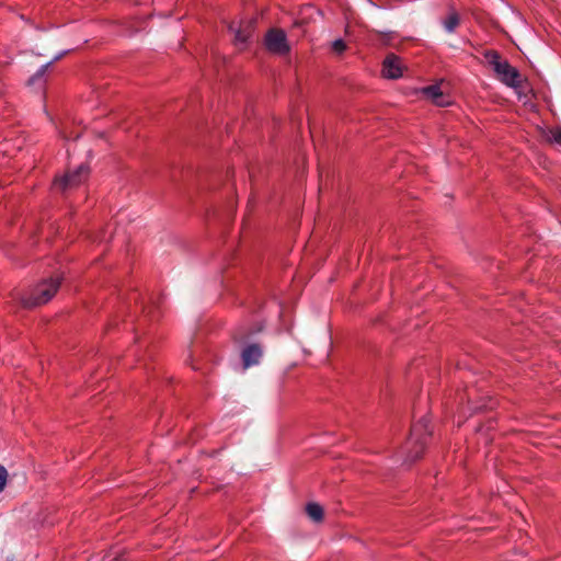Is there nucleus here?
Segmentation results:
<instances>
[{"mask_svg":"<svg viewBox=\"0 0 561 561\" xmlns=\"http://www.w3.org/2000/svg\"><path fill=\"white\" fill-rule=\"evenodd\" d=\"M431 433L427 417H422L412 425L410 437L403 447L407 461H415L423 455Z\"/></svg>","mask_w":561,"mask_h":561,"instance_id":"nucleus-1","label":"nucleus"},{"mask_svg":"<svg viewBox=\"0 0 561 561\" xmlns=\"http://www.w3.org/2000/svg\"><path fill=\"white\" fill-rule=\"evenodd\" d=\"M484 58L501 82L512 88L522 85L523 78L519 71L507 60L502 59L496 50H485Z\"/></svg>","mask_w":561,"mask_h":561,"instance_id":"nucleus-2","label":"nucleus"},{"mask_svg":"<svg viewBox=\"0 0 561 561\" xmlns=\"http://www.w3.org/2000/svg\"><path fill=\"white\" fill-rule=\"evenodd\" d=\"M60 284L59 275L38 283L27 297L22 298L23 306L33 308L47 304L56 295Z\"/></svg>","mask_w":561,"mask_h":561,"instance_id":"nucleus-3","label":"nucleus"},{"mask_svg":"<svg viewBox=\"0 0 561 561\" xmlns=\"http://www.w3.org/2000/svg\"><path fill=\"white\" fill-rule=\"evenodd\" d=\"M264 44L275 55L285 56L290 51L286 33L280 28H271L265 35Z\"/></svg>","mask_w":561,"mask_h":561,"instance_id":"nucleus-4","label":"nucleus"},{"mask_svg":"<svg viewBox=\"0 0 561 561\" xmlns=\"http://www.w3.org/2000/svg\"><path fill=\"white\" fill-rule=\"evenodd\" d=\"M255 28V19L250 18L245 20H241L238 23L232 22L229 25V31L233 33V43L236 46L243 48L247 43L250 41L254 33Z\"/></svg>","mask_w":561,"mask_h":561,"instance_id":"nucleus-5","label":"nucleus"},{"mask_svg":"<svg viewBox=\"0 0 561 561\" xmlns=\"http://www.w3.org/2000/svg\"><path fill=\"white\" fill-rule=\"evenodd\" d=\"M89 176V168L81 164L75 171L67 173L60 179H56L54 186L61 192L76 188L83 183Z\"/></svg>","mask_w":561,"mask_h":561,"instance_id":"nucleus-6","label":"nucleus"},{"mask_svg":"<svg viewBox=\"0 0 561 561\" xmlns=\"http://www.w3.org/2000/svg\"><path fill=\"white\" fill-rule=\"evenodd\" d=\"M403 73L402 60L394 54H389L382 64V75L388 79H398Z\"/></svg>","mask_w":561,"mask_h":561,"instance_id":"nucleus-7","label":"nucleus"},{"mask_svg":"<svg viewBox=\"0 0 561 561\" xmlns=\"http://www.w3.org/2000/svg\"><path fill=\"white\" fill-rule=\"evenodd\" d=\"M263 355V350L259 344H250L242 350L241 358L244 368L257 365Z\"/></svg>","mask_w":561,"mask_h":561,"instance_id":"nucleus-8","label":"nucleus"},{"mask_svg":"<svg viewBox=\"0 0 561 561\" xmlns=\"http://www.w3.org/2000/svg\"><path fill=\"white\" fill-rule=\"evenodd\" d=\"M422 93L424 94L425 98L431 100L437 106L444 107V106H448L451 103L448 95H446L442 91L439 85L426 87L422 90Z\"/></svg>","mask_w":561,"mask_h":561,"instance_id":"nucleus-9","label":"nucleus"},{"mask_svg":"<svg viewBox=\"0 0 561 561\" xmlns=\"http://www.w3.org/2000/svg\"><path fill=\"white\" fill-rule=\"evenodd\" d=\"M460 24V16L456 11H450L446 19L443 21L445 30L453 33Z\"/></svg>","mask_w":561,"mask_h":561,"instance_id":"nucleus-10","label":"nucleus"},{"mask_svg":"<svg viewBox=\"0 0 561 561\" xmlns=\"http://www.w3.org/2000/svg\"><path fill=\"white\" fill-rule=\"evenodd\" d=\"M308 516L314 522H321L323 519V508L317 503H309L306 506Z\"/></svg>","mask_w":561,"mask_h":561,"instance_id":"nucleus-11","label":"nucleus"},{"mask_svg":"<svg viewBox=\"0 0 561 561\" xmlns=\"http://www.w3.org/2000/svg\"><path fill=\"white\" fill-rule=\"evenodd\" d=\"M547 139L561 146V127L550 129L547 134Z\"/></svg>","mask_w":561,"mask_h":561,"instance_id":"nucleus-12","label":"nucleus"},{"mask_svg":"<svg viewBox=\"0 0 561 561\" xmlns=\"http://www.w3.org/2000/svg\"><path fill=\"white\" fill-rule=\"evenodd\" d=\"M332 49L335 53L341 54V53H343L346 49V44H345V42L343 39H335L332 43Z\"/></svg>","mask_w":561,"mask_h":561,"instance_id":"nucleus-13","label":"nucleus"},{"mask_svg":"<svg viewBox=\"0 0 561 561\" xmlns=\"http://www.w3.org/2000/svg\"><path fill=\"white\" fill-rule=\"evenodd\" d=\"M7 476H8L7 470L2 466H0V491H2V489L5 485Z\"/></svg>","mask_w":561,"mask_h":561,"instance_id":"nucleus-14","label":"nucleus"}]
</instances>
